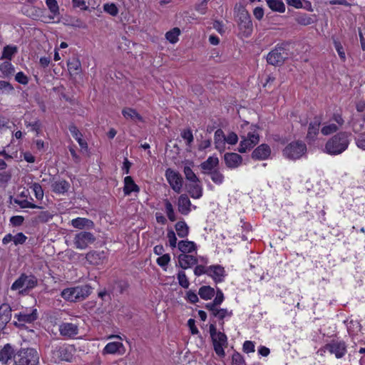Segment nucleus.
I'll use <instances>...</instances> for the list:
<instances>
[{
    "label": "nucleus",
    "instance_id": "48",
    "mask_svg": "<svg viewBox=\"0 0 365 365\" xmlns=\"http://www.w3.org/2000/svg\"><path fill=\"white\" fill-rule=\"evenodd\" d=\"M61 295L66 300L76 302V297L74 295L73 287L64 289L61 292Z\"/></svg>",
    "mask_w": 365,
    "mask_h": 365
},
{
    "label": "nucleus",
    "instance_id": "43",
    "mask_svg": "<svg viewBox=\"0 0 365 365\" xmlns=\"http://www.w3.org/2000/svg\"><path fill=\"white\" fill-rule=\"evenodd\" d=\"M16 52V46H6L3 49L1 58L11 60Z\"/></svg>",
    "mask_w": 365,
    "mask_h": 365
},
{
    "label": "nucleus",
    "instance_id": "57",
    "mask_svg": "<svg viewBox=\"0 0 365 365\" xmlns=\"http://www.w3.org/2000/svg\"><path fill=\"white\" fill-rule=\"evenodd\" d=\"M232 365H245L244 357L238 352H235L232 356Z\"/></svg>",
    "mask_w": 365,
    "mask_h": 365
},
{
    "label": "nucleus",
    "instance_id": "24",
    "mask_svg": "<svg viewBox=\"0 0 365 365\" xmlns=\"http://www.w3.org/2000/svg\"><path fill=\"white\" fill-rule=\"evenodd\" d=\"M91 287L88 284L73 287L76 302L88 297L91 293Z\"/></svg>",
    "mask_w": 365,
    "mask_h": 365
},
{
    "label": "nucleus",
    "instance_id": "56",
    "mask_svg": "<svg viewBox=\"0 0 365 365\" xmlns=\"http://www.w3.org/2000/svg\"><path fill=\"white\" fill-rule=\"evenodd\" d=\"M232 315V311H228L227 309H217L215 312L214 317L222 320L226 317H231Z\"/></svg>",
    "mask_w": 365,
    "mask_h": 365
},
{
    "label": "nucleus",
    "instance_id": "38",
    "mask_svg": "<svg viewBox=\"0 0 365 365\" xmlns=\"http://www.w3.org/2000/svg\"><path fill=\"white\" fill-rule=\"evenodd\" d=\"M198 294L203 299H210L215 295V289L210 286H202L200 288Z\"/></svg>",
    "mask_w": 365,
    "mask_h": 365
},
{
    "label": "nucleus",
    "instance_id": "14",
    "mask_svg": "<svg viewBox=\"0 0 365 365\" xmlns=\"http://www.w3.org/2000/svg\"><path fill=\"white\" fill-rule=\"evenodd\" d=\"M259 142V135L255 133H249L246 138L243 139L240 144L238 151L241 153L252 148Z\"/></svg>",
    "mask_w": 365,
    "mask_h": 365
},
{
    "label": "nucleus",
    "instance_id": "51",
    "mask_svg": "<svg viewBox=\"0 0 365 365\" xmlns=\"http://www.w3.org/2000/svg\"><path fill=\"white\" fill-rule=\"evenodd\" d=\"M103 10L109 14L110 15H111L112 16H115L118 15V9L117 8V6H115V4L113 3H111V4H105L103 5Z\"/></svg>",
    "mask_w": 365,
    "mask_h": 365
},
{
    "label": "nucleus",
    "instance_id": "23",
    "mask_svg": "<svg viewBox=\"0 0 365 365\" xmlns=\"http://www.w3.org/2000/svg\"><path fill=\"white\" fill-rule=\"evenodd\" d=\"M71 224L73 227L80 230L92 229L94 227L93 222L89 219L84 217H77L73 219L71 222Z\"/></svg>",
    "mask_w": 365,
    "mask_h": 365
},
{
    "label": "nucleus",
    "instance_id": "64",
    "mask_svg": "<svg viewBox=\"0 0 365 365\" xmlns=\"http://www.w3.org/2000/svg\"><path fill=\"white\" fill-rule=\"evenodd\" d=\"M356 144L359 148L365 150V133H361L356 138Z\"/></svg>",
    "mask_w": 365,
    "mask_h": 365
},
{
    "label": "nucleus",
    "instance_id": "39",
    "mask_svg": "<svg viewBox=\"0 0 365 365\" xmlns=\"http://www.w3.org/2000/svg\"><path fill=\"white\" fill-rule=\"evenodd\" d=\"M164 205H165V212H166V215H167L168 219L171 222L175 221L177 220V216L174 211L173 206L172 203L168 199H165V200H164Z\"/></svg>",
    "mask_w": 365,
    "mask_h": 365
},
{
    "label": "nucleus",
    "instance_id": "3",
    "mask_svg": "<svg viewBox=\"0 0 365 365\" xmlns=\"http://www.w3.org/2000/svg\"><path fill=\"white\" fill-rule=\"evenodd\" d=\"M14 365H38L39 354L34 348H21L13 356Z\"/></svg>",
    "mask_w": 365,
    "mask_h": 365
},
{
    "label": "nucleus",
    "instance_id": "61",
    "mask_svg": "<svg viewBox=\"0 0 365 365\" xmlns=\"http://www.w3.org/2000/svg\"><path fill=\"white\" fill-rule=\"evenodd\" d=\"M225 138L226 143L231 145H235L238 141L237 135L234 132L229 133L228 135L225 136Z\"/></svg>",
    "mask_w": 365,
    "mask_h": 365
},
{
    "label": "nucleus",
    "instance_id": "50",
    "mask_svg": "<svg viewBox=\"0 0 365 365\" xmlns=\"http://www.w3.org/2000/svg\"><path fill=\"white\" fill-rule=\"evenodd\" d=\"M53 217V214L51 212L46 210V211H42L41 212L37 218L36 220L39 222H47L50 220H51Z\"/></svg>",
    "mask_w": 365,
    "mask_h": 365
},
{
    "label": "nucleus",
    "instance_id": "31",
    "mask_svg": "<svg viewBox=\"0 0 365 365\" xmlns=\"http://www.w3.org/2000/svg\"><path fill=\"white\" fill-rule=\"evenodd\" d=\"M68 130L70 133H71L72 136L78 141L79 145L82 148H87V143L83 140L82 138V134L78 130L77 127L75 125H70L68 126Z\"/></svg>",
    "mask_w": 365,
    "mask_h": 365
},
{
    "label": "nucleus",
    "instance_id": "59",
    "mask_svg": "<svg viewBox=\"0 0 365 365\" xmlns=\"http://www.w3.org/2000/svg\"><path fill=\"white\" fill-rule=\"evenodd\" d=\"M167 237L168 239L169 245L172 248H175L177 245V237L175 233L173 230H168Z\"/></svg>",
    "mask_w": 365,
    "mask_h": 365
},
{
    "label": "nucleus",
    "instance_id": "20",
    "mask_svg": "<svg viewBox=\"0 0 365 365\" xmlns=\"http://www.w3.org/2000/svg\"><path fill=\"white\" fill-rule=\"evenodd\" d=\"M214 143L215 149L219 152L222 153L225 150L226 138L223 130L220 128L215 132Z\"/></svg>",
    "mask_w": 365,
    "mask_h": 365
},
{
    "label": "nucleus",
    "instance_id": "8",
    "mask_svg": "<svg viewBox=\"0 0 365 365\" xmlns=\"http://www.w3.org/2000/svg\"><path fill=\"white\" fill-rule=\"evenodd\" d=\"M96 241V237L90 232H81L75 235L73 245L78 250H85Z\"/></svg>",
    "mask_w": 365,
    "mask_h": 365
},
{
    "label": "nucleus",
    "instance_id": "52",
    "mask_svg": "<svg viewBox=\"0 0 365 365\" xmlns=\"http://www.w3.org/2000/svg\"><path fill=\"white\" fill-rule=\"evenodd\" d=\"M31 188L32 189L34 195L36 199L38 200H42L43 197V191L40 185V184L37 182H34L31 185Z\"/></svg>",
    "mask_w": 365,
    "mask_h": 365
},
{
    "label": "nucleus",
    "instance_id": "42",
    "mask_svg": "<svg viewBox=\"0 0 365 365\" xmlns=\"http://www.w3.org/2000/svg\"><path fill=\"white\" fill-rule=\"evenodd\" d=\"M208 175L210 176L212 182L217 185H221L224 182L225 176L218 168L210 173Z\"/></svg>",
    "mask_w": 365,
    "mask_h": 365
},
{
    "label": "nucleus",
    "instance_id": "7",
    "mask_svg": "<svg viewBox=\"0 0 365 365\" xmlns=\"http://www.w3.org/2000/svg\"><path fill=\"white\" fill-rule=\"evenodd\" d=\"M307 153L306 144L297 140L289 143L283 150V155L289 160H297L303 157Z\"/></svg>",
    "mask_w": 365,
    "mask_h": 365
},
{
    "label": "nucleus",
    "instance_id": "28",
    "mask_svg": "<svg viewBox=\"0 0 365 365\" xmlns=\"http://www.w3.org/2000/svg\"><path fill=\"white\" fill-rule=\"evenodd\" d=\"M178 247L182 254L191 253L192 252L195 251L197 248L194 242L188 240H180L178 243Z\"/></svg>",
    "mask_w": 365,
    "mask_h": 365
},
{
    "label": "nucleus",
    "instance_id": "37",
    "mask_svg": "<svg viewBox=\"0 0 365 365\" xmlns=\"http://www.w3.org/2000/svg\"><path fill=\"white\" fill-rule=\"evenodd\" d=\"M175 228L178 235L181 238L187 237L189 234V227L185 221L178 222L175 225Z\"/></svg>",
    "mask_w": 365,
    "mask_h": 365
},
{
    "label": "nucleus",
    "instance_id": "58",
    "mask_svg": "<svg viewBox=\"0 0 365 365\" xmlns=\"http://www.w3.org/2000/svg\"><path fill=\"white\" fill-rule=\"evenodd\" d=\"M170 261V256L169 254H165L160 256L156 262L159 266L161 267H165Z\"/></svg>",
    "mask_w": 365,
    "mask_h": 365
},
{
    "label": "nucleus",
    "instance_id": "54",
    "mask_svg": "<svg viewBox=\"0 0 365 365\" xmlns=\"http://www.w3.org/2000/svg\"><path fill=\"white\" fill-rule=\"evenodd\" d=\"M334 46L336 51L338 53L339 58L342 61L344 62L346 61V54L341 43H340V41L334 39Z\"/></svg>",
    "mask_w": 365,
    "mask_h": 365
},
{
    "label": "nucleus",
    "instance_id": "16",
    "mask_svg": "<svg viewBox=\"0 0 365 365\" xmlns=\"http://www.w3.org/2000/svg\"><path fill=\"white\" fill-rule=\"evenodd\" d=\"M60 334L66 338H72L78 334V327L73 323H62L58 328Z\"/></svg>",
    "mask_w": 365,
    "mask_h": 365
},
{
    "label": "nucleus",
    "instance_id": "1",
    "mask_svg": "<svg viewBox=\"0 0 365 365\" xmlns=\"http://www.w3.org/2000/svg\"><path fill=\"white\" fill-rule=\"evenodd\" d=\"M234 14L240 36L250 37L253 31V24L248 11L243 4H236L234 8Z\"/></svg>",
    "mask_w": 365,
    "mask_h": 365
},
{
    "label": "nucleus",
    "instance_id": "25",
    "mask_svg": "<svg viewBox=\"0 0 365 365\" xmlns=\"http://www.w3.org/2000/svg\"><path fill=\"white\" fill-rule=\"evenodd\" d=\"M70 188V184L65 180H58L54 181L51 184V190L53 192L57 194H64Z\"/></svg>",
    "mask_w": 365,
    "mask_h": 365
},
{
    "label": "nucleus",
    "instance_id": "4",
    "mask_svg": "<svg viewBox=\"0 0 365 365\" xmlns=\"http://www.w3.org/2000/svg\"><path fill=\"white\" fill-rule=\"evenodd\" d=\"M75 348L72 345L58 344L52 346L51 357L54 363L61 361H71L74 355Z\"/></svg>",
    "mask_w": 365,
    "mask_h": 365
},
{
    "label": "nucleus",
    "instance_id": "32",
    "mask_svg": "<svg viewBox=\"0 0 365 365\" xmlns=\"http://www.w3.org/2000/svg\"><path fill=\"white\" fill-rule=\"evenodd\" d=\"M68 70L71 75H77L81 71V63L78 58H73L67 63Z\"/></svg>",
    "mask_w": 365,
    "mask_h": 365
},
{
    "label": "nucleus",
    "instance_id": "22",
    "mask_svg": "<svg viewBox=\"0 0 365 365\" xmlns=\"http://www.w3.org/2000/svg\"><path fill=\"white\" fill-rule=\"evenodd\" d=\"M191 202L186 195H181L178 201V211L184 215H187L190 212Z\"/></svg>",
    "mask_w": 365,
    "mask_h": 365
},
{
    "label": "nucleus",
    "instance_id": "13",
    "mask_svg": "<svg viewBox=\"0 0 365 365\" xmlns=\"http://www.w3.org/2000/svg\"><path fill=\"white\" fill-rule=\"evenodd\" d=\"M107 258V252L104 251L93 250L86 255L87 262L90 264L95 266L102 265L106 262Z\"/></svg>",
    "mask_w": 365,
    "mask_h": 365
},
{
    "label": "nucleus",
    "instance_id": "29",
    "mask_svg": "<svg viewBox=\"0 0 365 365\" xmlns=\"http://www.w3.org/2000/svg\"><path fill=\"white\" fill-rule=\"evenodd\" d=\"M122 114L127 120L133 121H143V117L135 110L131 108H125L122 110Z\"/></svg>",
    "mask_w": 365,
    "mask_h": 365
},
{
    "label": "nucleus",
    "instance_id": "10",
    "mask_svg": "<svg viewBox=\"0 0 365 365\" xmlns=\"http://www.w3.org/2000/svg\"><path fill=\"white\" fill-rule=\"evenodd\" d=\"M165 178L172 189L175 192L180 193L183 183L181 175L171 168H168L165 170Z\"/></svg>",
    "mask_w": 365,
    "mask_h": 365
},
{
    "label": "nucleus",
    "instance_id": "21",
    "mask_svg": "<svg viewBox=\"0 0 365 365\" xmlns=\"http://www.w3.org/2000/svg\"><path fill=\"white\" fill-rule=\"evenodd\" d=\"M269 147L266 144H262L254 150L252 153V158L256 160H265L270 155Z\"/></svg>",
    "mask_w": 365,
    "mask_h": 365
},
{
    "label": "nucleus",
    "instance_id": "26",
    "mask_svg": "<svg viewBox=\"0 0 365 365\" xmlns=\"http://www.w3.org/2000/svg\"><path fill=\"white\" fill-rule=\"evenodd\" d=\"M320 124V119L317 118L314 119L313 122H311L309 123L307 135V138L309 141H313L316 139V137L319 133Z\"/></svg>",
    "mask_w": 365,
    "mask_h": 365
},
{
    "label": "nucleus",
    "instance_id": "55",
    "mask_svg": "<svg viewBox=\"0 0 365 365\" xmlns=\"http://www.w3.org/2000/svg\"><path fill=\"white\" fill-rule=\"evenodd\" d=\"M181 137L186 140V144L188 146H190L194 140L192 133L190 129L183 130L181 132Z\"/></svg>",
    "mask_w": 365,
    "mask_h": 365
},
{
    "label": "nucleus",
    "instance_id": "27",
    "mask_svg": "<svg viewBox=\"0 0 365 365\" xmlns=\"http://www.w3.org/2000/svg\"><path fill=\"white\" fill-rule=\"evenodd\" d=\"M140 191L139 187L135 183L131 176H126L124 178V187L123 192L125 195H130L131 192H138Z\"/></svg>",
    "mask_w": 365,
    "mask_h": 365
},
{
    "label": "nucleus",
    "instance_id": "15",
    "mask_svg": "<svg viewBox=\"0 0 365 365\" xmlns=\"http://www.w3.org/2000/svg\"><path fill=\"white\" fill-rule=\"evenodd\" d=\"M226 166L230 169L240 167L242 163V157L236 153H227L224 155Z\"/></svg>",
    "mask_w": 365,
    "mask_h": 365
},
{
    "label": "nucleus",
    "instance_id": "6",
    "mask_svg": "<svg viewBox=\"0 0 365 365\" xmlns=\"http://www.w3.org/2000/svg\"><path fill=\"white\" fill-rule=\"evenodd\" d=\"M210 334L215 353L217 356L224 357L225 356L224 348L227 346V336L221 331H217L214 324L210 325Z\"/></svg>",
    "mask_w": 365,
    "mask_h": 365
},
{
    "label": "nucleus",
    "instance_id": "11",
    "mask_svg": "<svg viewBox=\"0 0 365 365\" xmlns=\"http://www.w3.org/2000/svg\"><path fill=\"white\" fill-rule=\"evenodd\" d=\"M37 317L38 314L36 309H26L18 314H15L14 318L17 319V322H14V324L16 327L23 326L26 323L34 322Z\"/></svg>",
    "mask_w": 365,
    "mask_h": 365
},
{
    "label": "nucleus",
    "instance_id": "34",
    "mask_svg": "<svg viewBox=\"0 0 365 365\" xmlns=\"http://www.w3.org/2000/svg\"><path fill=\"white\" fill-rule=\"evenodd\" d=\"M269 8L276 12L284 13L285 11V5L282 0H266Z\"/></svg>",
    "mask_w": 365,
    "mask_h": 365
},
{
    "label": "nucleus",
    "instance_id": "46",
    "mask_svg": "<svg viewBox=\"0 0 365 365\" xmlns=\"http://www.w3.org/2000/svg\"><path fill=\"white\" fill-rule=\"evenodd\" d=\"M14 202L15 204H17L18 205H19V207L21 208H33V209H35V208L41 209L42 208L40 206H38L34 203H31V202L28 201L27 200H18V199H14Z\"/></svg>",
    "mask_w": 365,
    "mask_h": 365
},
{
    "label": "nucleus",
    "instance_id": "45",
    "mask_svg": "<svg viewBox=\"0 0 365 365\" xmlns=\"http://www.w3.org/2000/svg\"><path fill=\"white\" fill-rule=\"evenodd\" d=\"M13 91L14 87L10 83L6 81H0V95H8Z\"/></svg>",
    "mask_w": 365,
    "mask_h": 365
},
{
    "label": "nucleus",
    "instance_id": "53",
    "mask_svg": "<svg viewBox=\"0 0 365 365\" xmlns=\"http://www.w3.org/2000/svg\"><path fill=\"white\" fill-rule=\"evenodd\" d=\"M339 128L334 123L324 125L321 130V132L324 135H328L334 133L338 130Z\"/></svg>",
    "mask_w": 365,
    "mask_h": 365
},
{
    "label": "nucleus",
    "instance_id": "36",
    "mask_svg": "<svg viewBox=\"0 0 365 365\" xmlns=\"http://www.w3.org/2000/svg\"><path fill=\"white\" fill-rule=\"evenodd\" d=\"M46 4L48 8L51 15L48 16L50 20H53L56 16L59 15V7L56 0H46Z\"/></svg>",
    "mask_w": 365,
    "mask_h": 365
},
{
    "label": "nucleus",
    "instance_id": "17",
    "mask_svg": "<svg viewBox=\"0 0 365 365\" xmlns=\"http://www.w3.org/2000/svg\"><path fill=\"white\" fill-rule=\"evenodd\" d=\"M219 162V158L217 156H210L205 161L200 165L202 173L208 175L217 168Z\"/></svg>",
    "mask_w": 365,
    "mask_h": 365
},
{
    "label": "nucleus",
    "instance_id": "62",
    "mask_svg": "<svg viewBox=\"0 0 365 365\" xmlns=\"http://www.w3.org/2000/svg\"><path fill=\"white\" fill-rule=\"evenodd\" d=\"M27 237L22 232H19L15 236H13V242L15 245H22L24 244Z\"/></svg>",
    "mask_w": 365,
    "mask_h": 365
},
{
    "label": "nucleus",
    "instance_id": "60",
    "mask_svg": "<svg viewBox=\"0 0 365 365\" xmlns=\"http://www.w3.org/2000/svg\"><path fill=\"white\" fill-rule=\"evenodd\" d=\"M255 344L252 341H245L243 344L242 349L245 353H253L255 352Z\"/></svg>",
    "mask_w": 365,
    "mask_h": 365
},
{
    "label": "nucleus",
    "instance_id": "5",
    "mask_svg": "<svg viewBox=\"0 0 365 365\" xmlns=\"http://www.w3.org/2000/svg\"><path fill=\"white\" fill-rule=\"evenodd\" d=\"M38 284L37 278L33 274H21L11 284V290H19L23 294L35 288Z\"/></svg>",
    "mask_w": 365,
    "mask_h": 365
},
{
    "label": "nucleus",
    "instance_id": "2",
    "mask_svg": "<svg viewBox=\"0 0 365 365\" xmlns=\"http://www.w3.org/2000/svg\"><path fill=\"white\" fill-rule=\"evenodd\" d=\"M349 144V133L339 132L327 142L325 150L330 155H339L347 149Z\"/></svg>",
    "mask_w": 365,
    "mask_h": 365
},
{
    "label": "nucleus",
    "instance_id": "44",
    "mask_svg": "<svg viewBox=\"0 0 365 365\" xmlns=\"http://www.w3.org/2000/svg\"><path fill=\"white\" fill-rule=\"evenodd\" d=\"M183 173L185 174V178L193 182L196 183L199 182L198 178L196 176L195 173L192 171V168L189 166H185L183 169Z\"/></svg>",
    "mask_w": 365,
    "mask_h": 365
},
{
    "label": "nucleus",
    "instance_id": "40",
    "mask_svg": "<svg viewBox=\"0 0 365 365\" xmlns=\"http://www.w3.org/2000/svg\"><path fill=\"white\" fill-rule=\"evenodd\" d=\"M188 192L191 197L198 199L202 195V188L199 184H197V182H196L190 186Z\"/></svg>",
    "mask_w": 365,
    "mask_h": 365
},
{
    "label": "nucleus",
    "instance_id": "49",
    "mask_svg": "<svg viewBox=\"0 0 365 365\" xmlns=\"http://www.w3.org/2000/svg\"><path fill=\"white\" fill-rule=\"evenodd\" d=\"M178 280L179 284L183 288H188L190 285L189 280L184 271H179L178 273Z\"/></svg>",
    "mask_w": 365,
    "mask_h": 365
},
{
    "label": "nucleus",
    "instance_id": "9",
    "mask_svg": "<svg viewBox=\"0 0 365 365\" xmlns=\"http://www.w3.org/2000/svg\"><path fill=\"white\" fill-rule=\"evenodd\" d=\"M289 53L283 47H276L272 50L267 56V61L273 66L282 65L284 61L288 58Z\"/></svg>",
    "mask_w": 365,
    "mask_h": 365
},
{
    "label": "nucleus",
    "instance_id": "47",
    "mask_svg": "<svg viewBox=\"0 0 365 365\" xmlns=\"http://www.w3.org/2000/svg\"><path fill=\"white\" fill-rule=\"evenodd\" d=\"M364 123L365 121H364V118L362 120L356 118L353 119L351 122V127L354 133H359L361 132L364 129Z\"/></svg>",
    "mask_w": 365,
    "mask_h": 365
},
{
    "label": "nucleus",
    "instance_id": "35",
    "mask_svg": "<svg viewBox=\"0 0 365 365\" xmlns=\"http://www.w3.org/2000/svg\"><path fill=\"white\" fill-rule=\"evenodd\" d=\"M123 347L121 342L113 341L108 343L103 349L104 354H114L120 351V349Z\"/></svg>",
    "mask_w": 365,
    "mask_h": 365
},
{
    "label": "nucleus",
    "instance_id": "41",
    "mask_svg": "<svg viewBox=\"0 0 365 365\" xmlns=\"http://www.w3.org/2000/svg\"><path fill=\"white\" fill-rule=\"evenodd\" d=\"M180 34V29L175 27L166 33L165 38L171 43H175L178 41V36Z\"/></svg>",
    "mask_w": 365,
    "mask_h": 365
},
{
    "label": "nucleus",
    "instance_id": "30",
    "mask_svg": "<svg viewBox=\"0 0 365 365\" xmlns=\"http://www.w3.org/2000/svg\"><path fill=\"white\" fill-rule=\"evenodd\" d=\"M14 354L12 346L9 344H6L0 351V361L3 364L7 363Z\"/></svg>",
    "mask_w": 365,
    "mask_h": 365
},
{
    "label": "nucleus",
    "instance_id": "12",
    "mask_svg": "<svg viewBox=\"0 0 365 365\" xmlns=\"http://www.w3.org/2000/svg\"><path fill=\"white\" fill-rule=\"evenodd\" d=\"M325 350L334 354L336 358L340 359L346 353V345L343 341L332 340L324 346Z\"/></svg>",
    "mask_w": 365,
    "mask_h": 365
},
{
    "label": "nucleus",
    "instance_id": "33",
    "mask_svg": "<svg viewBox=\"0 0 365 365\" xmlns=\"http://www.w3.org/2000/svg\"><path fill=\"white\" fill-rule=\"evenodd\" d=\"M11 317V308L8 304H2L0 307V321L6 323Z\"/></svg>",
    "mask_w": 365,
    "mask_h": 365
},
{
    "label": "nucleus",
    "instance_id": "19",
    "mask_svg": "<svg viewBox=\"0 0 365 365\" xmlns=\"http://www.w3.org/2000/svg\"><path fill=\"white\" fill-rule=\"evenodd\" d=\"M197 262L198 259L193 255L181 254L178 256L179 266L183 269L191 267L197 264Z\"/></svg>",
    "mask_w": 365,
    "mask_h": 365
},
{
    "label": "nucleus",
    "instance_id": "18",
    "mask_svg": "<svg viewBox=\"0 0 365 365\" xmlns=\"http://www.w3.org/2000/svg\"><path fill=\"white\" fill-rule=\"evenodd\" d=\"M224 267L220 265H211L208 267V276L212 277L215 282H221L225 278Z\"/></svg>",
    "mask_w": 365,
    "mask_h": 365
},
{
    "label": "nucleus",
    "instance_id": "63",
    "mask_svg": "<svg viewBox=\"0 0 365 365\" xmlns=\"http://www.w3.org/2000/svg\"><path fill=\"white\" fill-rule=\"evenodd\" d=\"M0 70L6 74H10L14 71V68L11 63L6 61L0 66Z\"/></svg>",
    "mask_w": 365,
    "mask_h": 365
}]
</instances>
